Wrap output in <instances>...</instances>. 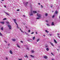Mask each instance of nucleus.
Listing matches in <instances>:
<instances>
[{"instance_id": "45", "label": "nucleus", "mask_w": 60, "mask_h": 60, "mask_svg": "<svg viewBox=\"0 0 60 60\" xmlns=\"http://www.w3.org/2000/svg\"><path fill=\"white\" fill-rule=\"evenodd\" d=\"M21 43H23V42L22 41H21Z\"/></svg>"}, {"instance_id": "8", "label": "nucleus", "mask_w": 60, "mask_h": 60, "mask_svg": "<svg viewBox=\"0 0 60 60\" xmlns=\"http://www.w3.org/2000/svg\"><path fill=\"white\" fill-rule=\"evenodd\" d=\"M50 44H51V45L52 46H53V47H54V45H53V43H51V42H50Z\"/></svg>"}, {"instance_id": "2", "label": "nucleus", "mask_w": 60, "mask_h": 60, "mask_svg": "<svg viewBox=\"0 0 60 60\" xmlns=\"http://www.w3.org/2000/svg\"><path fill=\"white\" fill-rule=\"evenodd\" d=\"M8 26L9 27V28L10 29H11V26L10 25H8Z\"/></svg>"}, {"instance_id": "57", "label": "nucleus", "mask_w": 60, "mask_h": 60, "mask_svg": "<svg viewBox=\"0 0 60 60\" xmlns=\"http://www.w3.org/2000/svg\"><path fill=\"white\" fill-rule=\"evenodd\" d=\"M24 56V57H26V56Z\"/></svg>"}, {"instance_id": "39", "label": "nucleus", "mask_w": 60, "mask_h": 60, "mask_svg": "<svg viewBox=\"0 0 60 60\" xmlns=\"http://www.w3.org/2000/svg\"><path fill=\"white\" fill-rule=\"evenodd\" d=\"M34 34V32H32L31 33V34Z\"/></svg>"}, {"instance_id": "26", "label": "nucleus", "mask_w": 60, "mask_h": 60, "mask_svg": "<svg viewBox=\"0 0 60 60\" xmlns=\"http://www.w3.org/2000/svg\"><path fill=\"white\" fill-rule=\"evenodd\" d=\"M1 29L2 30H3V27H2L1 28Z\"/></svg>"}, {"instance_id": "13", "label": "nucleus", "mask_w": 60, "mask_h": 60, "mask_svg": "<svg viewBox=\"0 0 60 60\" xmlns=\"http://www.w3.org/2000/svg\"><path fill=\"white\" fill-rule=\"evenodd\" d=\"M14 20L15 23H16V20H17L16 19H14Z\"/></svg>"}, {"instance_id": "47", "label": "nucleus", "mask_w": 60, "mask_h": 60, "mask_svg": "<svg viewBox=\"0 0 60 60\" xmlns=\"http://www.w3.org/2000/svg\"><path fill=\"white\" fill-rule=\"evenodd\" d=\"M58 37H59V38H60V36H58Z\"/></svg>"}, {"instance_id": "24", "label": "nucleus", "mask_w": 60, "mask_h": 60, "mask_svg": "<svg viewBox=\"0 0 60 60\" xmlns=\"http://www.w3.org/2000/svg\"><path fill=\"white\" fill-rule=\"evenodd\" d=\"M26 49H27V50H29V49L28 48H26Z\"/></svg>"}, {"instance_id": "41", "label": "nucleus", "mask_w": 60, "mask_h": 60, "mask_svg": "<svg viewBox=\"0 0 60 60\" xmlns=\"http://www.w3.org/2000/svg\"><path fill=\"white\" fill-rule=\"evenodd\" d=\"M48 46L47 45H46L45 46V47H46V48H48Z\"/></svg>"}, {"instance_id": "21", "label": "nucleus", "mask_w": 60, "mask_h": 60, "mask_svg": "<svg viewBox=\"0 0 60 60\" xmlns=\"http://www.w3.org/2000/svg\"><path fill=\"white\" fill-rule=\"evenodd\" d=\"M45 32H46V33H49V31H48V30H45Z\"/></svg>"}, {"instance_id": "43", "label": "nucleus", "mask_w": 60, "mask_h": 60, "mask_svg": "<svg viewBox=\"0 0 60 60\" xmlns=\"http://www.w3.org/2000/svg\"><path fill=\"white\" fill-rule=\"evenodd\" d=\"M28 32H29V33H30V30H29Z\"/></svg>"}, {"instance_id": "53", "label": "nucleus", "mask_w": 60, "mask_h": 60, "mask_svg": "<svg viewBox=\"0 0 60 60\" xmlns=\"http://www.w3.org/2000/svg\"><path fill=\"white\" fill-rule=\"evenodd\" d=\"M10 44H8V46H10Z\"/></svg>"}, {"instance_id": "50", "label": "nucleus", "mask_w": 60, "mask_h": 60, "mask_svg": "<svg viewBox=\"0 0 60 60\" xmlns=\"http://www.w3.org/2000/svg\"><path fill=\"white\" fill-rule=\"evenodd\" d=\"M38 4H39V5H40L41 4H40V3H38Z\"/></svg>"}, {"instance_id": "62", "label": "nucleus", "mask_w": 60, "mask_h": 60, "mask_svg": "<svg viewBox=\"0 0 60 60\" xmlns=\"http://www.w3.org/2000/svg\"><path fill=\"white\" fill-rule=\"evenodd\" d=\"M59 33V34L60 35V33Z\"/></svg>"}, {"instance_id": "12", "label": "nucleus", "mask_w": 60, "mask_h": 60, "mask_svg": "<svg viewBox=\"0 0 60 60\" xmlns=\"http://www.w3.org/2000/svg\"><path fill=\"white\" fill-rule=\"evenodd\" d=\"M17 47L18 48H20V46H19V45H18V44H17Z\"/></svg>"}, {"instance_id": "6", "label": "nucleus", "mask_w": 60, "mask_h": 60, "mask_svg": "<svg viewBox=\"0 0 60 60\" xmlns=\"http://www.w3.org/2000/svg\"><path fill=\"white\" fill-rule=\"evenodd\" d=\"M54 42H55V43H56H56H57V42L56 41V40H55V39H54Z\"/></svg>"}, {"instance_id": "11", "label": "nucleus", "mask_w": 60, "mask_h": 60, "mask_svg": "<svg viewBox=\"0 0 60 60\" xmlns=\"http://www.w3.org/2000/svg\"><path fill=\"white\" fill-rule=\"evenodd\" d=\"M10 53L11 54H12V51L10 50Z\"/></svg>"}, {"instance_id": "22", "label": "nucleus", "mask_w": 60, "mask_h": 60, "mask_svg": "<svg viewBox=\"0 0 60 60\" xmlns=\"http://www.w3.org/2000/svg\"><path fill=\"white\" fill-rule=\"evenodd\" d=\"M0 36H3V35H2V34H1V33L0 32Z\"/></svg>"}, {"instance_id": "59", "label": "nucleus", "mask_w": 60, "mask_h": 60, "mask_svg": "<svg viewBox=\"0 0 60 60\" xmlns=\"http://www.w3.org/2000/svg\"><path fill=\"white\" fill-rule=\"evenodd\" d=\"M6 23H9L8 22H7Z\"/></svg>"}, {"instance_id": "35", "label": "nucleus", "mask_w": 60, "mask_h": 60, "mask_svg": "<svg viewBox=\"0 0 60 60\" xmlns=\"http://www.w3.org/2000/svg\"><path fill=\"white\" fill-rule=\"evenodd\" d=\"M40 19V18H39V17H37L36 18V19Z\"/></svg>"}, {"instance_id": "3", "label": "nucleus", "mask_w": 60, "mask_h": 60, "mask_svg": "<svg viewBox=\"0 0 60 60\" xmlns=\"http://www.w3.org/2000/svg\"><path fill=\"white\" fill-rule=\"evenodd\" d=\"M28 4V2H27L26 3H24V5L25 6H26L27 5V4Z\"/></svg>"}, {"instance_id": "10", "label": "nucleus", "mask_w": 60, "mask_h": 60, "mask_svg": "<svg viewBox=\"0 0 60 60\" xmlns=\"http://www.w3.org/2000/svg\"><path fill=\"white\" fill-rule=\"evenodd\" d=\"M33 15V13H32V12L31 11V12L30 13V15Z\"/></svg>"}, {"instance_id": "44", "label": "nucleus", "mask_w": 60, "mask_h": 60, "mask_svg": "<svg viewBox=\"0 0 60 60\" xmlns=\"http://www.w3.org/2000/svg\"><path fill=\"white\" fill-rule=\"evenodd\" d=\"M1 23V24H3H3H4V23Z\"/></svg>"}, {"instance_id": "20", "label": "nucleus", "mask_w": 60, "mask_h": 60, "mask_svg": "<svg viewBox=\"0 0 60 60\" xmlns=\"http://www.w3.org/2000/svg\"><path fill=\"white\" fill-rule=\"evenodd\" d=\"M30 56H31V57H34V56L31 55H30Z\"/></svg>"}, {"instance_id": "17", "label": "nucleus", "mask_w": 60, "mask_h": 60, "mask_svg": "<svg viewBox=\"0 0 60 60\" xmlns=\"http://www.w3.org/2000/svg\"><path fill=\"white\" fill-rule=\"evenodd\" d=\"M5 13L6 14H7V15H9V14L7 12H6Z\"/></svg>"}, {"instance_id": "46", "label": "nucleus", "mask_w": 60, "mask_h": 60, "mask_svg": "<svg viewBox=\"0 0 60 60\" xmlns=\"http://www.w3.org/2000/svg\"><path fill=\"white\" fill-rule=\"evenodd\" d=\"M18 60H22V59H18Z\"/></svg>"}, {"instance_id": "34", "label": "nucleus", "mask_w": 60, "mask_h": 60, "mask_svg": "<svg viewBox=\"0 0 60 60\" xmlns=\"http://www.w3.org/2000/svg\"><path fill=\"white\" fill-rule=\"evenodd\" d=\"M41 8H43V6H42V5H41Z\"/></svg>"}, {"instance_id": "7", "label": "nucleus", "mask_w": 60, "mask_h": 60, "mask_svg": "<svg viewBox=\"0 0 60 60\" xmlns=\"http://www.w3.org/2000/svg\"><path fill=\"white\" fill-rule=\"evenodd\" d=\"M33 12L34 13H37V11H33Z\"/></svg>"}, {"instance_id": "1", "label": "nucleus", "mask_w": 60, "mask_h": 60, "mask_svg": "<svg viewBox=\"0 0 60 60\" xmlns=\"http://www.w3.org/2000/svg\"><path fill=\"white\" fill-rule=\"evenodd\" d=\"M37 16L38 17H41V15L38 13L37 15Z\"/></svg>"}, {"instance_id": "52", "label": "nucleus", "mask_w": 60, "mask_h": 60, "mask_svg": "<svg viewBox=\"0 0 60 60\" xmlns=\"http://www.w3.org/2000/svg\"><path fill=\"white\" fill-rule=\"evenodd\" d=\"M25 27H26V28H27V26H26Z\"/></svg>"}, {"instance_id": "14", "label": "nucleus", "mask_w": 60, "mask_h": 60, "mask_svg": "<svg viewBox=\"0 0 60 60\" xmlns=\"http://www.w3.org/2000/svg\"><path fill=\"white\" fill-rule=\"evenodd\" d=\"M39 40H40V39H38L36 41L37 42H38V41H39Z\"/></svg>"}, {"instance_id": "32", "label": "nucleus", "mask_w": 60, "mask_h": 60, "mask_svg": "<svg viewBox=\"0 0 60 60\" xmlns=\"http://www.w3.org/2000/svg\"><path fill=\"white\" fill-rule=\"evenodd\" d=\"M25 33L26 35H28V34L26 33V32H25Z\"/></svg>"}, {"instance_id": "16", "label": "nucleus", "mask_w": 60, "mask_h": 60, "mask_svg": "<svg viewBox=\"0 0 60 60\" xmlns=\"http://www.w3.org/2000/svg\"><path fill=\"white\" fill-rule=\"evenodd\" d=\"M12 40L13 41H16V40L14 39H12Z\"/></svg>"}, {"instance_id": "51", "label": "nucleus", "mask_w": 60, "mask_h": 60, "mask_svg": "<svg viewBox=\"0 0 60 60\" xmlns=\"http://www.w3.org/2000/svg\"><path fill=\"white\" fill-rule=\"evenodd\" d=\"M4 42H6V43H7V42H6V41H4Z\"/></svg>"}, {"instance_id": "38", "label": "nucleus", "mask_w": 60, "mask_h": 60, "mask_svg": "<svg viewBox=\"0 0 60 60\" xmlns=\"http://www.w3.org/2000/svg\"><path fill=\"white\" fill-rule=\"evenodd\" d=\"M0 23H4V22H1Z\"/></svg>"}, {"instance_id": "60", "label": "nucleus", "mask_w": 60, "mask_h": 60, "mask_svg": "<svg viewBox=\"0 0 60 60\" xmlns=\"http://www.w3.org/2000/svg\"><path fill=\"white\" fill-rule=\"evenodd\" d=\"M1 1H4V0H1Z\"/></svg>"}, {"instance_id": "9", "label": "nucleus", "mask_w": 60, "mask_h": 60, "mask_svg": "<svg viewBox=\"0 0 60 60\" xmlns=\"http://www.w3.org/2000/svg\"><path fill=\"white\" fill-rule=\"evenodd\" d=\"M54 25H55V24H54V23H52L51 24V25L52 26H55Z\"/></svg>"}, {"instance_id": "25", "label": "nucleus", "mask_w": 60, "mask_h": 60, "mask_svg": "<svg viewBox=\"0 0 60 60\" xmlns=\"http://www.w3.org/2000/svg\"><path fill=\"white\" fill-rule=\"evenodd\" d=\"M55 13L56 14H57V13H58V12H57V11H56Z\"/></svg>"}, {"instance_id": "63", "label": "nucleus", "mask_w": 60, "mask_h": 60, "mask_svg": "<svg viewBox=\"0 0 60 60\" xmlns=\"http://www.w3.org/2000/svg\"><path fill=\"white\" fill-rule=\"evenodd\" d=\"M8 23H7V24H8Z\"/></svg>"}, {"instance_id": "33", "label": "nucleus", "mask_w": 60, "mask_h": 60, "mask_svg": "<svg viewBox=\"0 0 60 60\" xmlns=\"http://www.w3.org/2000/svg\"><path fill=\"white\" fill-rule=\"evenodd\" d=\"M26 57H27V58H28V56H27V55H26Z\"/></svg>"}, {"instance_id": "40", "label": "nucleus", "mask_w": 60, "mask_h": 60, "mask_svg": "<svg viewBox=\"0 0 60 60\" xmlns=\"http://www.w3.org/2000/svg\"><path fill=\"white\" fill-rule=\"evenodd\" d=\"M36 34H38V33H37V32H36Z\"/></svg>"}, {"instance_id": "49", "label": "nucleus", "mask_w": 60, "mask_h": 60, "mask_svg": "<svg viewBox=\"0 0 60 60\" xmlns=\"http://www.w3.org/2000/svg\"><path fill=\"white\" fill-rule=\"evenodd\" d=\"M57 35H59V33H58L57 34Z\"/></svg>"}, {"instance_id": "54", "label": "nucleus", "mask_w": 60, "mask_h": 60, "mask_svg": "<svg viewBox=\"0 0 60 60\" xmlns=\"http://www.w3.org/2000/svg\"><path fill=\"white\" fill-rule=\"evenodd\" d=\"M4 7H5V8H6V6L5 5L4 6Z\"/></svg>"}, {"instance_id": "64", "label": "nucleus", "mask_w": 60, "mask_h": 60, "mask_svg": "<svg viewBox=\"0 0 60 60\" xmlns=\"http://www.w3.org/2000/svg\"><path fill=\"white\" fill-rule=\"evenodd\" d=\"M1 3H2V2H1Z\"/></svg>"}, {"instance_id": "42", "label": "nucleus", "mask_w": 60, "mask_h": 60, "mask_svg": "<svg viewBox=\"0 0 60 60\" xmlns=\"http://www.w3.org/2000/svg\"><path fill=\"white\" fill-rule=\"evenodd\" d=\"M54 16H55V15H53L52 17V18H54Z\"/></svg>"}, {"instance_id": "61", "label": "nucleus", "mask_w": 60, "mask_h": 60, "mask_svg": "<svg viewBox=\"0 0 60 60\" xmlns=\"http://www.w3.org/2000/svg\"><path fill=\"white\" fill-rule=\"evenodd\" d=\"M51 8H52V6H51Z\"/></svg>"}, {"instance_id": "55", "label": "nucleus", "mask_w": 60, "mask_h": 60, "mask_svg": "<svg viewBox=\"0 0 60 60\" xmlns=\"http://www.w3.org/2000/svg\"><path fill=\"white\" fill-rule=\"evenodd\" d=\"M52 60H54V59H52Z\"/></svg>"}, {"instance_id": "58", "label": "nucleus", "mask_w": 60, "mask_h": 60, "mask_svg": "<svg viewBox=\"0 0 60 60\" xmlns=\"http://www.w3.org/2000/svg\"><path fill=\"white\" fill-rule=\"evenodd\" d=\"M43 36H45V35H43Z\"/></svg>"}, {"instance_id": "30", "label": "nucleus", "mask_w": 60, "mask_h": 60, "mask_svg": "<svg viewBox=\"0 0 60 60\" xmlns=\"http://www.w3.org/2000/svg\"><path fill=\"white\" fill-rule=\"evenodd\" d=\"M46 21V22H47V23H48V22H49V21H47V20H46V21Z\"/></svg>"}, {"instance_id": "48", "label": "nucleus", "mask_w": 60, "mask_h": 60, "mask_svg": "<svg viewBox=\"0 0 60 60\" xmlns=\"http://www.w3.org/2000/svg\"><path fill=\"white\" fill-rule=\"evenodd\" d=\"M23 17H25V15H23Z\"/></svg>"}, {"instance_id": "23", "label": "nucleus", "mask_w": 60, "mask_h": 60, "mask_svg": "<svg viewBox=\"0 0 60 60\" xmlns=\"http://www.w3.org/2000/svg\"><path fill=\"white\" fill-rule=\"evenodd\" d=\"M20 31H21L22 32V33H24V32H23V31H22V30H21V29H20Z\"/></svg>"}, {"instance_id": "4", "label": "nucleus", "mask_w": 60, "mask_h": 60, "mask_svg": "<svg viewBox=\"0 0 60 60\" xmlns=\"http://www.w3.org/2000/svg\"><path fill=\"white\" fill-rule=\"evenodd\" d=\"M15 24L17 26V28L18 29H19V26H18V24L17 23H15Z\"/></svg>"}, {"instance_id": "37", "label": "nucleus", "mask_w": 60, "mask_h": 60, "mask_svg": "<svg viewBox=\"0 0 60 60\" xmlns=\"http://www.w3.org/2000/svg\"><path fill=\"white\" fill-rule=\"evenodd\" d=\"M6 60H8V58L7 57H6Z\"/></svg>"}, {"instance_id": "15", "label": "nucleus", "mask_w": 60, "mask_h": 60, "mask_svg": "<svg viewBox=\"0 0 60 60\" xmlns=\"http://www.w3.org/2000/svg\"><path fill=\"white\" fill-rule=\"evenodd\" d=\"M46 50L47 51H49V49L48 48H47L46 49Z\"/></svg>"}, {"instance_id": "28", "label": "nucleus", "mask_w": 60, "mask_h": 60, "mask_svg": "<svg viewBox=\"0 0 60 60\" xmlns=\"http://www.w3.org/2000/svg\"><path fill=\"white\" fill-rule=\"evenodd\" d=\"M51 54L52 55V56H54V54H53V53L51 52Z\"/></svg>"}, {"instance_id": "36", "label": "nucleus", "mask_w": 60, "mask_h": 60, "mask_svg": "<svg viewBox=\"0 0 60 60\" xmlns=\"http://www.w3.org/2000/svg\"><path fill=\"white\" fill-rule=\"evenodd\" d=\"M6 18H4L3 19V20H6Z\"/></svg>"}, {"instance_id": "56", "label": "nucleus", "mask_w": 60, "mask_h": 60, "mask_svg": "<svg viewBox=\"0 0 60 60\" xmlns=\"http://www.w3.org/2000/svg\"><path fill=\"white\" fill-rule=\"evenodd\" d=\"M50 36H51L52 35V34H50Z\"/></svg>"}, {"instance_id": "5", "label": "nucleus", "mask_w": 60, "mask_h": 60, "mask_svg": "<svg viewBox=\"0 0 60 60\" xmlns=\"http://www.w3.org/2000/svg\"><path fill=\"white\" fill-rule=\"evenodd\" d=\"M44 58L45 59H47L48 57H47L46 56H44Z\"/></svg>"}, {"instance_id": "31", "label": "nucleus", "mask_w": 60, "mask_h": 60, "mask_svg": "<svg viewBox=\"0 0 60 60\" xmlns=\"http://www.w3.org/2000/svg\"><path fill=\"white\" fill-rule=\"evenodd\" d=\"M20 11V10L19 9H18L17 10V11Z\"/></svg>"}, {"instance_id": "19", "label": "nucleus", "mask_w": 60, "mask_h": 60, "mask_svg": "<svg viewBox=\"0 0 60 60\" xmlns=\"http://www.w3.org/2000/svg\"><path fill=\"white\" fill-rule=\"evenodd\" d=\"M35 37H34L33 38V40H34V39H35Z\"/></svg>"}, {"instance_id": "29", "label": "nucleus", "mask_w": 60, "mask_h": 60, "mask_svg": "<svg viewBox=\"0 0 60 60\" xmlns=\"http://www.w3.org/2000/svg\"><path fill=\"white\" fill-rule=\"evenodd\" d=\"M31 52L32 53H34V51L33 50H31Z\"/></svg>"}, {"instance_id": "18", "label": "nucleus", "mask_w": 60, "mask_h": 60, "mask_svg": "<svg viewBox=\"0 0 60 60\" xmlns=\"http://www.w3.org/2000/svg\"><path fill=\"white\" fill-rule=\"evenodd\" d=\"M47 26H50V25H49V24H47Z\"/></svg>"}, {"instance_id": "27", "label": "nucleus", "mask_w": 60, "mask_h": 60, "mask_svg": "<svg viewBox=\"0 0 60 60\" xmlns=\"http://www.w3.org/2000/svg\"><path fill=\"white\" fill-rule=\"evenodd\" d=\"M45 16H47L48 15V14L47 13L45 14Z\"/></svg>"}]
</instances>
